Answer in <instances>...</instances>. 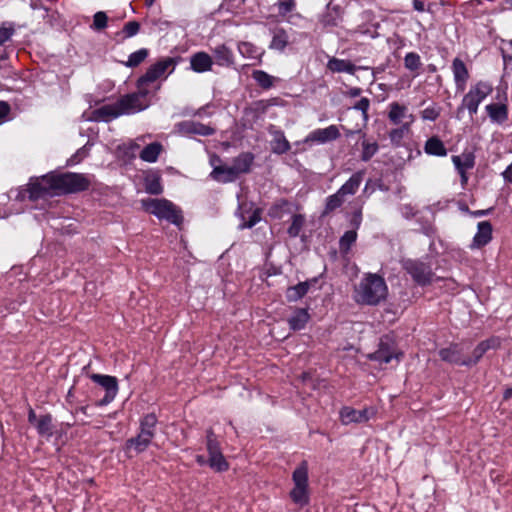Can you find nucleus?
Segmentation results:
<instances>
[{
    "label": "nucleus",
    "instance_id": "nucleus-1",
    "mask_svg": "<svg viewBox=\"0 0 512 512\" xmlns=\"http://www.w3.org/2000/svg\"><path fill=\"white\" fill-rule=\"evenodd\" d=\"M387 294L384 279L377 274H367L355 286L353 298L358 304L377 305L386 299Z\"/></svg>",
    "mask_w": 512,
    "mask_h": 512
},
{
    "label": "nucleus",
    "instance_id": "nucleus-2",
    "mask_svg": "<svg viewBox=\"0 0 512 512\" xmlns=\"http://www.w3.org/2000/svg\"><path fill=\"white\" fill-rule=\"evenodd\" d=\"M293 488L289 495L291 500L299 505L304 506L309 501V482H308V463L302 461L292 473Z\"/></svg>",
    "mask_w": 512,
    "mask_h": 512
},
{
    "label": "nucleus",
    "instance_id": "nucleus-3",
    "mask_svg": "<svg viewBox=\"0 0 512 512\" xmlns=\"http://www.w3.org/2000/svg\"><path fill=\"white\" fill-rule=\"evenodd\" d=\"M142 207L150 214L158 219H165L175 225H179L182 221L180 211L176 206L166 199H143Z\"/></svg>",
    "mask_w": 512,
    "mask_h": 512
},
{
    "label": "nucleus",
    "instance_id": "nucleus-4",
    "mask_svg": "<svg viewBox=\"0 0 512 512\" xmlns=\"http://www.w3.org/2000/svg\"><path fill=\"white\" fill-rule=\"evenodd\" d=\"M58 180L56 173H50L38 178L31 179L27 192L31 200L44 199L60 195L58 191Z\"/></svg>",
    "mask_w": 512,
    "mask_h": 512
},
{
    "label": "nucleus",
    "instance_id": "nucleus-5",
    "mask_svg": "<svg viewBox=\"0 0 512 512\" xmlns=\"http://www.w3.org/2000/svg\"><path fill=\"white\" fill-rule=\"evenodd\" d=\"M176 62L174 58L167 57L159 60L157 63L152 65L145 75H143L139 80L137 87L140 89L141 93L148 94L150 89V84L154 83L157 79L164 76L167 72L172 73L174 71Z\"/></svg>",
    "mask_w": 512,
    "mask_h": 512
},
{
    "label": "nucleus",
    "instance_id": "nucleus-6",
    "mask_svg": "<svg viewBox=\"0 0 512 512\" xmlns=\"http://www.w3.org/2000/svg\"><path fill=\"white\" fill-rule=\"evenodd\" d=\"M492 91L493 86L488 82L479 81L475 83L463 97L459 110L466 108L470 116H474L478 111L479 105L492 93Z\"/></svg>",
    "mask_w": 512,
    "mask_h": 512
},
{
    "label": "nucleus",
    "instance_id": "nucleus-7",
    "mask_svg": "<svg viewBox=\"0 0 512 512\" xmlns=\"http://www.w3.org/2000/svg\"><path fill=\"white\" fill-rule=\"evenodd\" d=\"M57 180L60 194L83 191L90 185V180L86 176L77 173L57 174Z\"/></svg>",
    "mask_w": 512,
    "mask_h": 512
},
{
    "label": "nucleus",
    "instance_id": "nucleus-8",
    "mask_svg": "<svg viewBox=\"0 0 512 512\" xmlns=\"http://www.w3.org/2000/svg\"><path fill=\"white\" fill-rule=\"evenodd\" d=\"M376 413L377 409L373 406H367L360 410L344 406L339 411V419L343 425L361 424L373 419Z\"/></svg>",
    "mask_w": 512,
    "mask_h": 512
},
{
    "label": "nucleus",
    "instance_id": "nucleus-9",
    "mask_svg": "<svg viewBox=\"0 0 512 512\" xmlns=\"http://www.w3.org/2000/svg\"><path fill=\"white\" fill-rule=\"evenodd\" d=\"M496 103H490L485 106L491 122L503 124L508 119L507 94L505 89L498 88L496 94Z\"/></svg>",
    "mask_w": 512,
    "mask_h": 512
},
{
    "label": "nucleus",
    "instance_id": "nucleus-10",
    "mask_svg": "<svg viewBox=\"0 0 512 512\" xmlns=\"http://www.w3.org/2000/svg\"><path fill=\"white\" fill-rule=\"evenodd\" d=\"M387 118L393 125H410L415 122V115L406 104L393 101L387 106Z\"/></svg>",
    "mask_w": 512,
    "mask_h": 512
},
{
    "label": "nucleus",
    "instance_id": "nucleus-11",
    "mask_svg": "<svg viewBox=\"0 0 512 512\" xmlns=\"http://www.w3.org/2000/svg\"><path fill=\"white\" fill-rule=\"evenodd\" d=\"M207 450L209 454V466L217 471V472H223L228 470L229 464L226 461L225 457L223 456L219 443L214 437V434L209 431L207 434Z\"/></svg>",
    "mask_w": 512,
    "mask_h": 512
},
{
    "label": "nucleus",
    "instance_id": "nucleus-12",
    "mask_svg": "<svg viewBox=\"0 0 512 512\" xmlns=\"http://www.w3.org/2000/svg\"><path fill=\"white\" fill-rule=\"evenodd\" d=\"M91 379L105 390V396L99 401V405H107L112 402L118 393V382L113 376L92 374Z\"/></svg>",
    "mask_w": 512,
    "mask_h": 512
},
{
    "label": "nucleus",
    "instance_id": "nucleus-13",
    "mask_svg": "<svg viewBox=\"0 0 512 512\" xmlns=\"http://www.w3.org/2000/svg\"><path fill=\"white\" fill-rule=\"evenodd\" d=\"M148 94L141 93L140 89L136 93L126 95L119 100L121 110H131L129 112H123L124 114H134L146 109L149 106L147 100Z\"/></svg>",
    "mask_w": 512,
    "mask_h": 512
},
{
    "label": "nucleus",
    "instance_id": "nucleus-14",
    "mask_svg": "<svg viewBox=\"0 0 512 512\" xmlns=\"http://www.w3.org/2000/svg\"><path fill=\"white\" fill-rule=\"evenodd\" d=\"M340 136V132L337 126L330 125L326 128L315 129L310 132L304 139L306 144H324L329 141L335 140Z\"/></svg>",
    "mask_w": 512,
    "mask_h": 512
},
{
    "label": "nucleus",
    "instance_id": "nucleus-15",
    "mask_svg": "<svg viewBox=\"0 0 512 512\" xmlns=\"http://www.w3.org/2000/svg\"><path fill=\"white\" fill-rule=\"evenodd\" d=\"M130 110H121L119 101L114 104H107L99 107L92 112V116H89L88 120L109 122L121 115L123 112H129Z\"/></svg>",
    "mask_w": 512,
    "mask_h": 512
},
{
    "label": "nucleus",
    "instance_id": "nucleus-16",
    "mask_svg": "<svg viewBox=\"0 0 512 512\" xmlns=\"http://www.w3.org/2000/svg\"><path fill=\"white\" fill-rule=\"evenodd\" d=\"M220 159L217 156H212L210 163L213 166V170L210 176L218 182L227 183L232 182L237 178V175L232 166L221 165Z\"/></svg>",
    "mask_w": 512,
    "mask_h": 512
},
{
    "label": "nucleus",
    "instance_id": "nucleus-17",
    "mask_svg": "<svg viewBox=\"0 0 512 512\" xmlns=\"http://www.w3.org/2000/svg\"><path fill=\"white\" fill-rule=\"evenodd\" d=\"M501 341L498 337H491L480 342L472 352V356L468 357L465 364L467 367H471L476 365L479 360L487 353L489 350L497 349L500 347Z\"/></svg>",
    "mask_w": 512,
    "mask_h": 512
},
{
    "label": "nucleus",
    "instance_id": "nucleus-18",
    "mask_svg": "<svg viewBox=\"0 0 512 512\" xmlns=\"http://www.w3.org/2000/svg\"><path fill=\"white\" fill-rule=\"evenodd\" d=\"M404 267L417 283L425 285L430 282L431 271L423 263L407 260L404 262Z\"/></svg>",
    "mask_w": 512,
    "mask_h": 512
},
{
    "label": "nucleus",
    "instance_id": "nucleus-19",
    "mask_svg": "<svg viewBox=\"0 0 512 512\" xmlns=\"http://www.w3.org/2000/svg\"><path fill=\"white\" fill-rule=\"evenodd\" d=\"M401 353H399L393 345L383 340L379 344L377 351L369 355L371 360L377 361L380 364L389 363L392 359L399 360Z\"/></svg>",
    "mask_w": 512,
    "mask_h": 512
},
{
    "label": "nucleus",
    "instance_id": "nucleus-20",
    "mask_svg": "<svg viewBox=\"0 0 512 512\" xmlns=\"http://www.w3.org/2000/svg\"><path fill=\"white\" fill-rule=\"evenodd\" d=\"M492 239V225L488 221L478 223L477 232L473 237L471 248H481L487 245Z\"/></svg>",
    "mask_w": 512,
    "mask_h": 512
},
{
    "label": "nucleus",
    "instance_id": "nucleus-21",
    "mask_svg": "<svg viewBox=\"0 0 512 512\" xmlns=\"http://www.w3.org/2000/svg\"><path fill=\"white\" fill-rule=\"evenodd\" d=\"M278 16L281 20L287 21L292 24H296L301 18L300 14L295 12L296 2L295 0H284L277 3Z\"/></svg>",
    "mask_w": 512,
    "mask_h": 512
},
{
    "label": "nucleus",
    "instance_id": "nucleus-22",
    "mask_svg": "<svg viewBox=\"0 0 512 512\" xmlns=\"http://www.w3.org/2000/svg\"><path fill=\"white\" fill-rule=\"evenodd\" d=\"M213 59L206 52H197L190 57V67L196 73H204L212 69Z\"/></svg>",
    "mask_w": 512,
    "mask_h": 512
},
{
    "label": "nucleus",
    "instance_id": "nucleus-23",
    "mask_svg": "<svg viewBox=\"0 0 512 512\" xmlns=\"http://www.w3.org/2000/svg\"><path fill=\"white\" fill-rule=\"evenodd\" d=\"M439 356L443 361L466 366L465 362L467 358L462 356V349L458 345H450L447 348L441 349L439 351Z\"/></svg>",
    "mask_w": 512,
    "mask_h": 512
},
{
    "label": "nucleus",
    "instance_id": "nucleus-24",
    "mask_svg": "<svg viewBox=\"0 0 512 512\" xmlns=\"http://www.w3.org/2000/svg\"><path fill=\"white\" fill-rule=\"evenodd\" d=\"M309 320L310 314L308 312V309L297 308L294 310L293 314L288 318V324L292 330H301L305 328Z\"/></svg>",
    "mask_w": 512,
    "mask_h": 512
},
{
    "label": "nucleus",
    "instance_id": "nucleus-25",
    "mask_svg": "<svg viewBox=\"0 0 512 512\" xmlns=\"http://www.w3.org/2000/svg\"><path fill=\"white\" fill-rule=\"evenodd\" d=\"M327 68L333 73H348L355 74L358 69L351 61L338 59V58H330L327 62Z\"/></svg>",
    "mask_w": 512,
    "mask_h": 512
},
{
    "label": "nucleus",
    "instance_id": "nucleus-26",
    "mask_svg": "<svg viewBox=\"0 0 512 512\" xmlns=\"http://www.w3.org/2000/svg\"><path fill=\"white\" fill-rule=\"evenodd\" d=\"M153 437L154 432H150V430L141 429L138 436L130 439L127 445L128 447L134 448V450L139 453L144 451L149 446Z\"/></svg>",
    "mask_w": 512,
    "mask_h": 512
},
{
    "label": "nucleus",
    "instance_id": "nucleus-27",
    "mask_svg": "<svg viewBox=\"0 0 512 512\" xmlns=\"http://www.w3.org/2000/svg\"><path fill=\"white\" fill-rule=\"evenodd\" d=\"M316 280L313 281H305L298 283L295 286L289 287L286 291V298L289 302H297L301 298H303L309 291L312 284H314Z\"/></svg>",
    "mask_w": 512,
    "mask_h": 512
},
{
    "label": "nucleus",
    "instance_id": "nucleus-28",
    "mask_svg": "<svg viewBox=\"0 0 512 512\" xmlns=\"http://www.w3.org/2000/svg\"><path fill=\"white\" fill-rule=\"evenodd\" d=\"M424 152L431 156L444 157L447 155V149L437 136H432L425 142Z\"/></svg>",
    "mask_w": 512,
    "mask_h": 512
},
{
    "label": "nucleus",
    "instance_id": "nucleus-29",
    "mask_svg": "<svg viewBox=\"0 0 512 512\" xmlns=\"http://www.w3.org/2000/svg\"><path fill=\"white\" fill-rule=\"evenodd\" d=\"M397 127L391 129L388 133L389 140L392 145L396 147L403 146V141L406 137L411 135L410 125H396Z\"/></svg>",
    "mask_w": 512,
    "mask_h": 512
},
{
    "label": "nucleus",
    "instance_id": "nucleus-30",
    "mask_svg": "<svg viewBox=\"0 0 512 512\" xmlns=\"http://www.w3.org/2000/svg\"><path fill=\"white\" fill-rule=\"evenodd\" d=\"M363 179V172H357L353 174L348 181H346L338 190L339 194L342 195L343 198L347 195H354Z\"/></svg>",
    "mask_w": 512,
    "mask_h": 512
},
{
    "label": "nucleus",
    "instance_id": "nucleus-31",
    "mask_svg": "<svg viewBox=\"0 0 512 512\" xmlns=\"http://www.w3.org/2000/svg\"><path fill=\"white\" fill-rule=\"evenodd\" d=\"M215 62L219 66H230L233 63V53L225 45H219L213 49Z\"/></svg>",
    "mask_w": 512,
    "mask_h": 512
},
{
    "label": "nucleus",
    "instance_id": "nucleus-32",
    "mask_svg": "<svg viewBox=\"0 0 512 512\" xmlns=\"http://www.w3.org/2000/svg\"><path fill=\"white\" fill-rule=\"evenodd\" d=\"M161 151L162 145L154 142L145 146L140 152L139 157L145 162L154 163L157 161Z\"/></svg>",
    "mask_w": 512,
    "mask_h": 512
},
{
    "label": "nucleus",
    "instance_id": "nucleus-33",
    "mask_svg": "<svg viewBox=\"0 0 512 512\" xmlns=\"http://www.w3.org/2000/svg\"><path fill=\"white\" fill-rule=\"evenodd\" d=\"M182 129L186 133L197 134V135H202V136L211 135L214 132L213 128H211L207 125H204L202 123H199V122H194V121L184 122L182 124Z\"/></svg>",
    "mask_w": 512,
    "mask_h": 512
},
{
    "label": "nucleus",
    "instance_id": "nucleus-34",
    "mask_svg": "<svg viewBox=\"0 0 512 512\" xmlns=\"http://www.w3.org/2000/svg\"><path fill=\"white\" fill-rule=\"evenodd\" d=\"M452 162L458 172L468 171L474 166V157L469 153H463L453 156Z\"/></svg>",
    "mask_w": 512,
    "mask_h": 512
},
{
    "label": "nucleus",
    "instance_id": "nucleus-35",
    "mask_svg": "<svg viewBox=\"0 0 512 512\" xmlns=\"http://www.w3.org/2000/svg\"><path fill=\"white\" fill-rule=\"evenodd\" d=\"M253 159V155L250 153H243L239 155L234 160V164L232 165L236 175L238 176L241 173L248 172L250 166L252 165Z\"/></svg>",
    "mask_w": 512,
    "mask_h": 512
},
{
    "label": "nucleus",
    "instance_id": "nucleus-36",
    "mask_svg": "<svg viewBox=\"0 0 512 512\" xmlns=\"http://www.w3.org/2000/svg\"><path fill=\"white\" fill-rule=\"evenodd\" d=\"M252 77L256 81V83L263 89H269L272 86H274L275 82L279 81L278 78L269 75L263 70L253 71Z\"/></svg>",
    "mask_w": 512,
    "mask_h": 512
},
{
    "label": "nucleus",
    "instance_id": "nucleus-37",
    "mask_svg": "<svg viewBox=\"0 0 512 512\" xmlns=\"http://www.w3.org/2000/svg\"><path fill=\"white\" fill-rule=\"evenodd\" d=\"M273 152L277 154H283L290 149V144L281 132H277L274 135V139L271 143Z\"/></svg>",
    "mask_w": 512,
    "mask_h": 512
},
{
    "label": "nucleus",
    "instance_id": "nucleus-38",
    "mask_svg": "<svg viewBox=\"0 0 512 512\" xmlns=\"http://www.w3.org/2000/svg\"><path fill=\"white\" fill-rule=\"evenodd\" d=\"M36 429L40 435L50 437L53 433L52 417L41 416L36 423Z\"/></svg>",
    "mask_w": 512,
    "mask_h": 512
},
{
    "label": "nucleus",
    "instance_id": "nucleus-39",
    "mask_svg": "<svg viewBox=\"0 0 512 512\" xmlns=\"http://www.w3.org/2000/svg\"><path fill=\"white\" fill-rule=\"evenodd\" d=\"M238 51L243 57L248 59H257L261 56L259 50L249 42H241L238 45Z\"/></svg>",
    "mask_w": 512,
    "mask_h": 512
},
{
    "label": "nucleus",
    "instance_id": "nucleus-40",
    "mask_svg": "<svg viewBox=\"0 0 512 512\" xmlns=\"http://www.w3.org/2000/svg\"><path fill=\"white\" fill-rule=\"evenodd\" d=\"M453 74L455 77V80L457 82H465L468 78V71L466 69L465 64L459 60L455 59L452 64Z\"/></svg>",
    "mask_w": 512,
    "mask_h": 512
},
{
    "label": "nucleus",
    "instance_id": "nucleus-41",
    "mask_svg": "<svg viewBox=\"0 0 512 512\" xmlns=\"http://www.w3.org/2000/svg\"><path fill=\"white\" fill-rule=\"evenodd\" d=\"M356 239V230L346 231L339 241L340 250L344 253L348 252L351 246L355 243Z\"/></svg>",
    "mask_w": 512,
    "mask_h": 512
},
{
    "label": "nucleus",
    "instance_id": "nucleus-42",
    "mask_svg": "<svg viewBox=\"0 0 512 512\" xmlns=\"http://www.w3.org/2000/svg\"><path fill=\"white\" fill-rule=\"evenodd\" d=\"M145 189L150 194H160L163 190L160 177L157 175L147 176L145 179Z\"/></svg>",
    "mask_w": 512,
    "mask_h": 512
},
{
    "label": "nucleus",
    "instance_id": "nucleus-43",
    "mask_svg": "<svg viewBox=\"0 0 512 512\" xmlns=\"http://www.w3.org/2000/svg\"><path fill=\"white\" fill-rule=\"evenodd\" d=\"M305 223V219L302 215H294L292 218V223L288 229V233L292 237H296L299 235Z\"/></svg>",
    "mask_w": 512,
    "mask_h": 512
},
{
    "label": "nucleus",
    "instance_id": "nucleus-44",
    "mask_svg": "<svg viewBox=\"0 0 512 512\" xmlns=\"http://www.w3.org/2000/svg\"><path fill=\"white\" fill-rule=\"evenodd\" d=\"M344 202V198L337 191L335 194L330 195L326 200L325 212H331L336 208L340 207Z\"/></svg>",
    "mask_w": 512,
    "mask_h": 512
},
{
    "label": "nucleus",
    "instance_id": "nucleus-45",
    "mask_svg": "<svg viewBox=\"0 0 512 512\" xmlns=\"http://www.w3.org/2000/svg\"><path fill=\"white\" fill-rule=\"evenodd\" d=\"M148 55V52L146 49H140L136 52H133L127 61V66L134 67L139 65Z\"/></svg>",
    "mask_w": 512,
    "mask_h": 512
},
{
    "label": "nucleus",
    "instance_id": "nucleus-46",
    "mask_svg": "<svg viewBox=\"0 0 512 512\" xmlns=\"http://www.w3.org/2000/svg\"><path fill=\"white\" fill-rule=\"evenodd\" d=\"M287 45V35L284 32H279L274 35L270 47L276 50H283Z\"/></svg>",
    "mask_w": 512,
    "mask_h": 512
},
{
    "label": "nucleus",
    "instance_id": "nucleus-47",
    "mask_svg": "<svg viewBox=\"0 0 512 512\" xmlns=\"http://www.w3.org/2000/svg\"><path fill=\"white\" fill-rule=\"evenodd\" d=\"M362 147V159L365 161L369 160L378 150V145L376 142L364 141L362 143Z\"/></svg>",
    "mask_w": 512,
    "mask_h": 512
},
{
    "label": "nucleus",
    "instance_id": "nucleus-48",
    "mask_svg": "<svg viewBox=\"0 0 512 512\" xmlns=\"http://www.w3.org/2000/svg\"><path fill=\"white\" fill-rule=\"evenodd\" d=\"M439 115L440 108L435 105L429 106L421 112V118L428 121H435Z\"/></svg>",
    "mask_w": 512,
    "mask_h": 512
},
{
    "label": "nucleus",
    "instance_id": "nucleus-49",
    "mask_svg": "<svg viewBox=\"0 0 512 512\" xmlns=\"http://www.w3.org/2000/svg\"><path fill=\"white\" fill-rule=\"evenodd\" d=\"M405 67L409 70H416L420 66V57L416 53H408L404 59Z\"/></svg>",
    "mask_w": 512,
    "mask_h": 512
},
{
    "label": "nucleus",
    "instance_id": "nucleus-50",
    "mask_svg": "<svg viewBox=\"0 0 512 512\" xmlns=\"http://www.w3.org/2000/svg\"><path fill=\"white\" fill-rule=\"evenodd\" d=\"M108 17L105 12L99 11L94 15L93 28L96 30L104 29L107 26Z\"/></svg>",
    "mask_w": 512,
    "mask_h": 512
},
{
    "label": "nucleus",
    "instance_id": "nucleus-51",
    "mask_svg": "<svg viewBox=\"0 0 512 512\" xmlns=\"http://www.w3.org/2000/svg\"><path fill=\"white\" fill-rule=\"evenodd\" d=\"M157 423V418L154 414H148L143 417L141 421V429L150 430V432H154V428Z\"/></svg>",
    "mask_w": 512,
    "mask_h": 512
},
{
    "label": "nucleus",
    "instance_id": "nucleus-52",
    "mask_svg": "<svg viewBox=\"0 0 512 512\" xmlns=\"http://www.w3.org/2000/svg\"><path fill=\"white\" fill-rule=\"evenodd\" d=\"M140 25L136 21H130L124 25L123 33L126 37H132L138 33Z\"/></svg>",
    "mask_w": 512,
    "mask_h": 512
},
{
    "label": "nucleus",
    "instance_id": "nucleus-53",
    "mask_svg": "<svg viewBox=\"0 0 512 512\" xmlns=\"http://www.w3.org/2000/svg\"><path fill=\"white\" fill-rule=\"evenodd\" d=\"M13 28L11 26L2 25L0 26V45L5 43L13 34Z\"/></svg>",
    "mask_w": 512,
    "mask_h": 512
},
{
    "label": "nucleus",
    "instance_id": "nucleus-54",
    "mask_svg": "<svg viewBox=\"0 0 512 512\" xmlns=\"http://www.w3.org/2000/svg\"><path fill=\"white\" fill-rule=\"evenodd\" d=\"M370 102L367 98H361L355 105L354 109L359 110L363 113L364 118H367V111L369 109Z\"/></svg>",
    "mask_w": 512,
    "mask_h": 512
},
{
    "label": "nucleus",
    "instance_id": "nucleus-55",
    "mask_svg": "<svg viewBox=\"0 0 512 512\" xmlns=\"http://www.w3.org/2000/svg\"><path fill=\"white\" fill-rule=\"evenodd\" d=\"M10 107L6 102L0 101V124L9 119Z\"/></svg>",
    "mask_w": 512,
    "mask_h": 512
},
{
    "label": "nucleus",
    "instance_id": "nucleus-56",
    "mask_svg": "<svg viewBox=\"0 0 512 512\" xmlns=\"http://www.w3.org/2000/svg\"><path fill=\"white\" fill-rule=\"evenodd\" d=\"M260 221V213L258 210L253 211L247 223L240 225L241 228H251Z\"/></svg>",
    "mask_w": 512,
    "mask_h": 512
},
{
    "label": "nucleus",
    "instance_id": "nucleus-57",
    "mask_svg": "<svg viewBox=\"0 0 512 512\" xmlns=\"http://www.w3.org/2000/svg\"><path fill=\"white\" fill-rule=\"evenodd\" d=\"M144 141H145V136H142V137H139L136 140L131 141L129 143V147L131 149V155L132 156H134L135 150L140 147V143L139 142H144Z\"/></svg>",
    "mask_w": 512,
    "mask_h": 512
},
{
    "label": "nucleus",
    "instance_id": "nucleus-58",
    "mask_svg": "<svg viewBox=\"0 0 512 512\" xmlns=\"http://www.w3.org/2000/svg\"><path fill=\"white\" fill-rule=\"evenodd\" d=\"M361 221H362V217H361V212L359 211L354 214V216L351 220V223L354 226L353 230H357L359 228Z\"/></svg>",
    "mask_w": 512,
    "mask_h": 512
},
{
    "label": "nucleus",
    "instance_id": "nucleus-59",
    "mask_svg": "<svg viewBox=\"0 0 512 512\" xmlns=\"http://www.w3.org/2000/svg\"><path fill=\"white\" fill-rule=\"evenodd\" d=\"M502 175L507 182L512 183V163L506 168Z\"/></svg>",
    "mask_w": 512,
    "mask_h": 512
},
{
    "label": "nucleus",
    "instance_id": "nucleus-60",
    "mask_svg": "<svg viewBox=\"0 0 512 512\" xmlns=\"http://www.w3.org/2000/svg\"><path fill=\"white\" fill-rule=\"evenodd\" d=\"M413 6H414L415 10L420 11V12L424 11V9H425L424 2L421 0H414Z\"/></svg>",
    "mask_w": 512,
    "mask_h": 512
},
{
    "label": "nucleus",
    "instance_id": "nucleus-61",
    "mask_svg": "<svg viewBox=\"0 0 512 512\" xmlns=\"http://www.w3.org/2000/svg\"><path fill=\"white\" fill-rule=\"evenodd\" d=\"M28 420H29L30 423L35 424V425H36V423L38 421L37 416H36L35 412L32 409H30V411H29Z\"/></svg>",
    "mask_w": 512,
    "mask_h": 512
},
{
    "label": "nucleus",
    "instance_id": "nucleus-62",
    "mask_svg": "<svg viewBox=\"0 0 512 512\" xmlns=\"http://www.w3.org/2000/svg\"><path fill=\"white\" fill-rule=\"evenodd\" d=\"M322 21L325 25H336V19H330L329 15L324 16Z\"/></svg>",
    "mask_w": 512,
    "mask_h": 512
},
{
    "label": "nucleus",
    "instance_id": "nucleus-63",
    "mask_svg": "<svg viewBox=\"0 0 512 512\" xmlns=\"http://www.w3.org/2000/svg\"><path fill=\"white\" fill-rule=\"evenodd\" d=\"M361 93V89L360 88H351L348 92V94L351 96V97H357L359 94Z\"/></svg>",
    "mask_w": 512,
    "mask_h": 512
},
{
    "label": "nucleus",
    "instance_id": "nucleus-64",
    "mask_svg": "<svg viewBox=\"0 0 512 512\" xmlns=\"http://www.w3.org/2000/svg\"><path fill=\"white\" fill-rule=\"evenodd\" d=\"M466 172L467 171L458 172L460 174V176H461L462 185H465L467 183V180H468Z\"/></svg>",
    "mask_w": 512,
    "mask_h": 512
}]
</instances>
